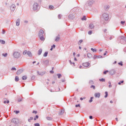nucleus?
Segmentation results:
<instances>
[{"mask_svg":"<svg viewBox=\"0 0 126 126\" xmlns=\"http://www.w3.org/2000/svg\"><path fill=\"white\" fill-rule=\"evenodd\" d=\"M118 40H120V43L125 45L126 44V37L124 35H121L118 37Z\"/></svg>","mask_w":126,"mask_h":126,"instance_id":"1","label":"nucleus"},{"mask_svg":"<svg viewBox=\"0 0 126 126\" xmlns=\"http://www.w3.org/2000/svg\"><path fill=\"white\" fill-rule=\"evenodd\" d=\"M13 56L15 59H19V57H21V55L19 52H15L13 54Z\"/></svg>","mask_w":126,"mask_h":126,"instance_id":"2","label":"nucleus"},{"mask_svg":"<svg viewBox=\"0 0 126 126\" xmlns=\"http://www.w3.org/2000/svg\"><path fill=\"white\" fill-rule=\"evenodd\" d=\"M102 17L103 18V19H104V20H105V21H107V20H109V14L104 13L102 14Z\"/></svg>","mask_w":126,"mask_h":126,"instance_id":"3","label":"nucleus"},{"mask_svg":"<svg viewBox=\"0 0 126 126\" xmlns=\"http://www.w3.org/2000/svg\"><path fill=\"white\" fill-rule=\"evenodd\" d=\"M38 7H39V4L37 2H35L33 4V10H37V9H38Z\"/></svg>","mask_w":126,"mask_h":126,"instance_id":"4","label":"nucleus"},{"mask_svg":"<svg viewBox=\"0 0 126 126\" xmlns=\"http://www.w3.org/2000/svg\"><path fill=\"white\" fill-rule=\"evenodd\" d=\"M109 74H110V75H115V74H116V70L112 69L111 70H110L109 71Z\"/></svg>","mask_w":126,"mask_h":126,"instance_id":"5","label":"nucleus"},{"mask_svg":"<svg viewBox=\"0 0 126 126\" xmlns=\"http://www.w3.org/2000/svg\"><path fill=\"white\" fill-rule=\"evenodd\" d=\"M15 8H16V6H15V4H12L10 6V10L12 11H14V10H15Z\"/></svg>","mask_w":126,"mask_h":126,"instance_id":"6","label":"nucleus"},{"mask_svg":"<svg viewBox=\"0 0 126 126\" xmlns=\"http://www.w3.org/2000/svg\"><path fill=\"white\" fill-rule=\"evenodd\" d=\"M93 3H94V1L93 0H90L87 1V4L89 5V6H91V5L93 4Z\"/></svg>","mask_w":126,"mask_h":126,"instance_id":"7","label":"nucleus"},{"mask_svg":"<svg viewBox=\"0 0 126 126\" xmlns=\"http://www.w3.org/2000/svg\"><path fill=\"white\" fill-rule=\"evenodd\" d=\"M38 36L39 37L40 36H44V31H43V30H40L39 31V32L38 33Z\"/></svg>","mask_w":126,"mask_h":126,"instance_id":"8","label":"nucleus"},{"mask_svg":"<svg viewBox=\"0 0 126 126\" xmlns=\"http://www.w3.org/2000/svg\"><path fill=\"white\" fill-rule=\"evenodd\" d=\"M100 95L101 94L100 93H96L94 94L95 98H100Z\"/></svg>","mask_w":126,"mask_h":126,"instance_id":"9","label":"nucleus"},{"mask_svg":"<svg viewBox=\"0 0 126 126\" xmlns=\"http://www.w3.org/2000/svg\"><path fill=\"white\" fill-rule=\"evenodd\" d=\"M12 123H13V124H18V119L16 118H13L12 120Z\"/></svg>","mask_w":126,"mask_h":126,"instance_id":"10","label":"nucleus"},{"mask_svg":"<svg viewBox=\"0 0 126 126\" xmlns=\"http://www.w3.org/2000/svg\"><path fill=\"white\" fill-rule=\"evenodd\" d=\"M43 63L44 65L48 66L49 65V60H46L43 62Z\"/></svg>","mask_w":126,"mask_h":126,"instance_id":"11","label":"nucleus"},{"mask_svg":"<svg viewBox=\"0 0 126 126\" xmlns=\"http://www.w3.org/2000/svg\"><path fill=\"white\" fill-rule=\"evenodd\" d=\"M68 18L70 20H73L74 19V15L73 14H71L68 16Z\"/></svg>","mask_w":126,"mask_h":126,"instance_id":"12","label":"nucleus"},{"mask_svg":"<svg viewBox=\"0 0 126 126\" xmlns=\"http://www.w3.org/2000/svg\"><path fill=\"white\" fill-rule=\"evenodd\" d=\"M16 26H19L20 25V19H18L16 21Z\"/></svg>","mask_w":126,"mask_h":126,"instance_id":"13","label":"nucleus"},{"mask_svg":"<svg viewBox=\"0 0 126 126\" xmlns=\"http://www.w3.org/2000/svg\"><path fill=\"white\" fill-rule=\"evenodd\" d=\"M60 39H61V37H60V34H58V35L56 37L55 41L56 42H59V41H60Z\"/></svg>","mask_w":126,"mask_h":126,"instance_id":"14","label":"nucleus"},{"mask_svg":"<svg viewBox=\"0 0 126 126\" xmlns=\"http://www.w3.org/2000/svg\"><path fill=\"white\" fill-rule=\"evenodd\" d=\"M37 73H38V74H39V75H41V76H43V75H44V74H45V73H46V72L37 71Z\"/></svg>","mask_w":126,"mask_h":126,"instance_id":"15","label":"nucleus"},{"mask_svg":"<svg viewBox=\"0 0 126 126\" xmlns=\"http://www.w3.org/2000/svg\"><path fill=\"white\" fill-rule=\"evenodd\" d=\"M83 66H85V67H87L89 66V63H83Z\"/></svg>","mask_w":126,"mask_h":126,"instance_id":"16","label":"nucleus"},{"mask_svg":"<svg viewBox=\"0 0 126 126\" xmlns=\"http://www.w3.org/2000/svg\"><path fill=\"white\" fill-rule=\"evenodd\" d=\"M42 52H43V50L42 49H40L38 51V56H41V54H42Z\"/></svg>","mask_w":126,"mask_h":126,"instance_id":"17","label":"nucleus"},{"mask_svg":"<svg viewBox=\"0 0 126 126\" xmlns=\"http://www.w3.org/2000/svg\"><path fill=\"white\" fill-rule=\"evenodd\" d=\"M64 113V110L62 109V110H61V111L59 113V115L60 116H62V115H63Z\"/></svg>","mask_w":126,"mask_h":126,"instance_id":"18","label":"nucleus"},{"mask_svg":"<svg viewBox=\"0 0 126 126\" xmlns=\"http://www.w3.org/2000/svg\"><path fill=\"white\" fill-rule=\"evenodd\" d=\"M23 71L22 69H20L17 71V74H20V73H22Z\"/></svg>","mask_w":126,"mask_h":126,"instance_id":"19","label":"nucleus"},{"mask_svg":"<svg viewBox=\"0 0 126 126\" xmlns=\"http://www.w3.org/2000/svg\"><path fill=\"white\" fill-rule=\"evenodd\" d=\"M89 28H90V29H93V28H94V25H93V24H90L89 25Z\"/></svg>","mask_w":126,"mask_h":126,"instance_id":"20","label":"nucleus"},{"mask_svg":"<svg viewBox=\"0 0 126 126\" xmlns=\"http://www.w3.org/2000/svg\"><path fill=\"white\" fill-rule=\"evenodd\" d=\"M39 38H40V40H41V41H44V40H45L44 35H41V36H39Z\"/></svg>","mask_w":126,"mask_h":126,"instance_id":"21","label":"nucleus"},{"mask_svg":"<svg viewBox=\"0 0 126 126\" xmlns=\"http://www.w3.org/2000/svg\"><path fill=\"white\" fill-rule=\"evenodd\" d=\"M87 57L89 58V59H91V58H92V54L91 53H88Z\"/></svg>","mask_w":126,"mask_h":126,"instance_id":"22","label":"nucleus"},{"mask_svg":"<svg viewBox=\"0 0 126 126\" xmlns=\"http://www.w3.org/2000/svg\"><path fill=\"white\" fill-rule=\"evenodd\" d=\"M23 80H26L27 79V76H23L22 77Z\"/></svg>","mask_w":126,"mask_h":126,"instance_id":"23","label":"nucleus"},{"mask_svg":"<svg viewBox=\"0 0 126 126\" xmlns=\"http://www.w3.org/2000/svg\"><path fill=\"white\" fill-rule=\"evenodd\" d=\"M0 43L2 44V45H4V44H5V41L4 40H0Z\"/></svg>","mask_w":126,"mask_h":126,"instance_id":"24","label":"nucleus"},{"mask_svg":"<svg viewBox=\"0 0 126 126\" xmlns=\"http://www.w3.org/2000/svg\"><path fill=\"white\" fill-rule=\"evenodd\" d=\"M15 80L16 82H17V81H19V78L18 77V76L15 77Z\"/></svg>","mask_w":126,"mask_h":126,"instance_id":"25","label":"nucleus"},{"mask_svg":"<svg viewBox=\"0 0 126 126\" xmlns=\"http://www.w3.org/2000/svg\"><path fill=\"white\" fill-rule=\"evenodd\" d=\"M99 81L101 82H105V80L104 78H101V79H99Z\"/></svg>","mask_w":126,"mask_h":126,"instance_id":"26","label":"nucleus"},{"mask_svg":"<svg viewBox=\"0 0 126 126\" xmlns=\"http://www.w3.org/2000/svg\"><path fill=\"white\" fill-rule=\"evenodd\" d=\"M47 121H52V120H53V118H52L51 117H47L46 118Z\"/></svg>","mask_w":126,"mask_h":126,"instance_id":"27","label":"nucleus"},{"mask_svg":"<svg viewBox=\"0 0 126 126\" xmlns=\"http://www.w3.org/2000/svg\"><path fill=\"white\" fill-rule=\"evenodd\" d=\"M32 120H33V117H30V119H28V122L31 123V121Z\"/></svg>","mask_w":126,"mask_h":126,"instance_id":"28","label":"nucleus"},{"mask_svg":"<svg viewBox=\"0 0 126 126\" xmlns=\"http://www.w3.org/2000/svg\"><path fill=\"white\" fill-rule=\"evenodd\" d=\"M2 56H3V57H4V58H6V57H7V53H3L2 54Z\"/></svg>","mask_w":126,"mask_h":126,"instance_id":"29","label":"nucleus"},{"mask_svg":"<svg viewBox=\"0 0 126 126\" xmlns=\"http://www.w3.org/2000/svg\"><path fill=\"white\" fill-rule=\"evenodd\" d=\"M48 56V52H45L43 54V57H47Z\"/></svg>","mask_w":126,"mask_h":126,"instance_id":"30","label":"nucleus"},{"mask_svg":"<svg viewBox=\"0 0 126 126\" xmlns=\"http://www.w3.org/2000/svg\"><path fill=\"white\" fill-rule=\"evenodd\" d=\"M82 20L84 21H86L87 20V19H86V16H84L83 18H81Z\"/></svg>","mask_w":126,"mask_h":126,"instance_id":"31","label":"nucleus"},{"mask_svg":"<svg viewBox=\"0 0 126 126\" xmlns=\"http://www.w3.org/2000/svg\"><path fill=\"white\" fill-rule=\"evenodd\" d=\"M110 8V6L109 5L106 6L104 7V8L105 10H108V9Z\"/></svg>","mask_w":126,"mask_h":126,"instance_id":"32","label":"nucleus"},{"mask_svg":"<svg viewBox=\"0 0 126 126\" xmlns=\"http://www.w3.org/2000/svg\"><path fill=\"white\" fill-rule=\"evenodd\" d=\"M89 103H92L93 102V97H91L90 100L89 101Z\"/></svg>","mask_w":126,"mask_h":126,"instance_id":"33","label":"nucleus"},{"mask_svg":"<svg viewBox=\"0 0 126 126\" xmlns=\"http://www.w3.org/2000/svg\"><path fill=\"white\" fill-rule=\"evenodd\" d=\"M105 96H104V98H107L108 97V92H105Z\"/></svg>","mask_w":126,"mask_h":126,"instance_id":"34","label":"nucleus"},{"mask_svg":"<svg viewBox=\"0 0 126 126\" xmlns=\"http://www.w3.org/2000/svg\"><path fill=\"white\" fill-rule=\"evenodd\" d=\"M49 8L50 9L53 10V9H54V6L50 5V6H49Z\"/></svg>","mask_w":126,"mask_h":126,"instance_id":"35","label":"nucleus"},{"mask_svg":"<svg viewBox=\"0 0 126 126\" xmlns=\"http://www.w3.org/2000/svg\"><path fill=\"white\" fill-rule=\"evenodd\" d=\"M57 76H58V78H61V77H62V74H57Z\"/></svg>","mask_w":126,"mask_h":126,"instance_id":"36","label":"nucleus"},{"mask_svg":"<svg viewBox=\"0 0 126 126\" xmlns=\"http://www.w3.org/2000/svg\"><path fill=\"white\" fill-rule=\"evenodd\" d=\"M91 51H92L93 52H97V50H96V49H94V48H91Z\"/></svg>","mask_w":126,"mask_h":126,"instance_id":"37","label":"nucleus"},{"mask_svg":"<svg viewBox=\"0 0 126 126\" xmlns=\"http://www.w3.org/2000/svg\"><path fill=\"white\" fill-rule=\"evenodd\" d=\"M93 33V32L92 31H90L88 32L89 35H91Z\"/></svg>","mask_w":126,"mask_h":126,"instance_id":"38","label":"nucleus"},{"mask_svg":"<svg viewBox=\"0 0 126 126\" xmlns=\"http://www.w3.org/2000/svg\"><path fill=\"white\" fill-rule=\"evenodd\" d=\"M27 55H28V56H30V55H31V52L30 51L27 52Z\"/></svg>","mask_w":126,"mask_h":126,"instance_id":"39","label":"nucleus"},{"mask_svg":"<svg viewBox=\"0 0 126 126\" xmlns=\"http://www.w3.org/2000/svg\"><path fill=\"white\" fill-rule=\"evenodd\" d=\"M82 42H83V40H82V39L80 40L78 42V45H80L81 44V43H82Z\"/></svg>","mask_w":126,"mask_h":126,"instance_id":"40","label":"nucleus"},{"mask_svg":"<svg viewBox=\"0 0 126 126\" xmlns=\"http://www.w3.org/2000/svg\"><path fill=\"white\" fill-rule=\"evenodd\" d=\"M118 64H119V65H121V66H123V62H120V63H119Z\"/></svg>","mask_w":126,"mask_h":126,"instance_id":"41","label":"nucleus"},{"mask_svg":"<svg viewBox=\"0 0 126 126\" xmlns=\"http://www.w3.org/2000/svg\"><path fill=\"white\" fill-rule=\"evenodd\" d=\"M26 54H27V51L25 50V51L23 52V55L25 56V55H26Z\"/></svg>","mask_w":126,"mask_h":126,"instance_id":"42","label":"nucleus"},{"mask_svg":"<svg viewBox=\"0 0 126 126\" xmlns=\"http://www.w3.org/2000/svg\"><path fill=\"white\" fill-rule=\"evenodd\" d=\"M91 88H93L94 90H95V86H94V85H92V86H91Z\"/></svg>","mask_w":126,"mask_h":126,"instance_id":"43","label":"nucleus"},{"mask_svg":"<svg viewBox=\"0 0 126 126\" xmlns=\"http://www.w3.org/2000/svg\"><path fill=\"white\" fill-rule=\"evenodd\" d=\"M90 84H94V82L92 80H90L89 82Z\"/></svg>","mask_w":126,"mask_h":126,"instance_id":"44","label":"nucleus"},{"mask_svg":"<svg viewBox=\"0 0 126 126\" xmlns=\"http://www.w3.org/2000/svg\"><path fill=\"white\" fill-rule=\"evenodd\" d=\"M107 72H109V70H107L103 72V74H107Z\"/></svg>","mask_w":126,"mask_h":126,"instance_id":"45","label":"nucleus"},{"mask_svg":"<svg viewBox=\"0 0 126 126\" xmlns=\"http://www.w3.org/2000/svg\"><path fill=\"white\" fill-rule=\"evenodd\" d=\"M69 63H70L71 64H74H74H75V63L71 62V60H69Z\"/></svg>","mask_w":126,"mask_h":126,"instance_id":"46","label":"nucleus"},{"mask_svg":"<svg viewBox=\"0 0 126 126\" xmlns=\"http://www.w3.org/2000/svg\"><path fill=\"white\" fill-rule=\"evenodd\" d=\"M122 83H124V81H121V82L118 83L119 85H121Z\"/></svg>","mask_w":126,"mask_h":126,"instance_id":"47","label":"nucleus"},{"mask_svg":"<svg viewBox=\"0 0 126 126\" xmlns=\"http://www.w3.org/2000/svg\"><path fill=\"white\" fill-rule=\"evenodd\" d=\"M34 126H40V124L39 123L34 124Z\"/></svg>","mask_w":126,"mask_h":126,"instance_id":"48","label":"nucleus"},{"mask_svg":"<svg viewBox=\"0 0 126 126\" xmlns=\"http://www.w3.org/2000/svg\"><path fill=\"white\" fill-rule=\"evenodd\" d=\"M121 24H122V25H124V24H125V23H126V22L122 21L121 22Z\"/></svg>","mask_w":126,"mask_h":126,"instance_id":"49","label":"nucleus"},{"mask_svg":"<svg viewBox=\"0 0 126 126\" xmlns=\"http://www.w3.org/2000/svg\"><path fill=\"white\" fill-rule=\"evenodd\" d=\"M14 112L16 113V114H19V111H17V110H16V111H14Z\"/></svg>","mask_w":126,"mask_h":126,"instance_id":"50","label":"nucleus"},{"mask_svg":"<svg viewBox=\"0 0 126 126\" xmlns=\"http://www.w3.org/2000/svg\"><path fill=\"white\" fill-rule=\"evenodd\" d=\"M114 36H111L110 38H109V40H113V39H114Z\"/></svg>","mask_w":126,"mask_h":126,"instance_id":"51","label":"nucleus"},{"mask_svg":"<svg viewBox=\"0 0 126 126\" xmlns=\"http://www.w3.org/2000/svg\"><path fill=\"white\" fill-rule=\"evenodd\" d=\"M11 70H16V68H15V67H12V68H11Z\"/></svg>","mask_w":126,"mask_h":126,"instance_id":"52","label":"nucleus"},{"mask_svg":"<svg viewBox=\"0 0 126 126\" xmlns=\"http://www.w3.org/2000/svg\"><path fill=\"white\" fill-rule=\"evenodd\" d=\"M102 58V56H97V59H101Z\"/></svg>","mask_w":126,"mask_h":126,"instance_id":"53","label":"nucleus"},{"mask_svg":"<svg viewBox=\"0 0 126 126\" xmlns=\"http://www.w3.org/2000/svg\"><path fill=\"white\" fill-rule=\"evenodd\" d=\"M75 107H76V108H77V107H80V104H77V105H75Z\"/></svg>","mask_w":126,"mask_h":126,"instance_id":"54","label":"nucleus"},{"mask_svg":"<svg viewBox=\"0 0 126 126\" xmlns=\"http://www.w3.org/2000/svg\"><path fill=\"white\" fill-rule=\"evenodd\" d=\"M51 48H53L54 49V48H56V45L55 44H53Z\"/></svg>","mask_w":126,"mask_h":126,"instance_id":"55","label":"nucleus"},{"mask_svg":"<svg viewBox=\"0 0 126 126\" xmlns=\"http://www.w3.org/2000/svg\"><path fill=\"white\" fill-rule=\"evenodd\" d=\"M89 118L90 119V120H92V119H93V116H90L89 117Z\"/></svg>","mask_w":126,"mask_h":126,"instance_id":"56","label":"nucleus"},{"mask_svg":"<svg viewBox=\"0 0 126 126\" xmlns=\"http://www.w3.org/2000/svg\"><path fill=\"white\" fill-rule=\"evenodd\" d=\"M32 113H33V114H35V115H36V114H37V111H33L32 112Z\"/></svg>","mask_w":126,"mask_h":126,"instance_id":"57","label":"nucleus"},{"mask_svg":"<svg viewBox=\"0 0 126 126\" xmlns=\"http://www.w3.org/2000/svg\"><path fill=\"white\" fill-rule=\"evenodd\" d=\"M5 33V31L3 30L2 32V34H4Z\"/></svg>","mask_w":126,"mask_h":126,"instance_id":"58","label":"nucleus"},{"mask_svg":"<svg viewBox=\"0 0 126 126\" xmlns=\"http://www.w3.org/2000/svg\"><path fill=\"white\" fill-rule=\"evenodd\" d=\"M58 18H59V19H61L62 18V17H61V14H59L58 15Z\"/></svg>","mask_w":126,"mask_h":126,"instance_id":"59","label":"nucleus"},{"mask_svg":"<svg viewBox=\"0 0 126 126\" xmlns=\"http://www.w3.org/2000/svg\"><path fill=\"white\" fill-rule=\"evenodd\" d=\"M21 101H22V99L21 98H20L18 100V101L19 102H21Z\"/></svg>","mask_w":126,"mask_h":126,"instance_id":"60","label":"nucleus"},{"mask_svg":"<svg viewBox=\"0 0 126 126\" xmlns=\"http://www.w3.org/2000/svg\"><path fill=\"white\" fill-rule=\"evenodd\" d=\"M24 22H25V23H26V24H27V23H28V21L25 20V21H24Z\"/></svg>","mask_w":126,"mask_h":126,"instance_id":"61","label":"nucleus"},{"mask_svg":"<svg viewBox=\"0 0 126 126\" xmlns=\"http://www.w3.org/2000/svg\"><path fill=\"white\" fill-rule=\"evenodd\" d=\"M96 58H97V56H96V55H94V59L95 60V59H96Z\"/></svg>","mask_w":126,"mask_h":126,"instance_id":"62","label":"nucleus"},{"mask_svg":"<svg viewBox=\"0 0 126 126\" xmlns=\"http://www.w3.org/2000/svg\"><path fill=\"white\" fill-rule=\"evenodd\" d=\"M50 73H54V71H53V70H51L50 71Z\"/></svg>","mask_w":126,"mask_h":126,"instance_id":"63","label":"nucleus"},{"mask_svg":"<svg viewBox=\"0 0 126 126\" xmlns=\"http://www.w3.org/2000/svg\"><path fill=\"white\" fill-rule=\"evenodd\" d=\"M106 55H107V51H105V53L103 54L104 56H106Z\"/></svg>","mask_w":126,"mask_h":126,"instance_id":"64","label":"nucleus"}]
</instances>
